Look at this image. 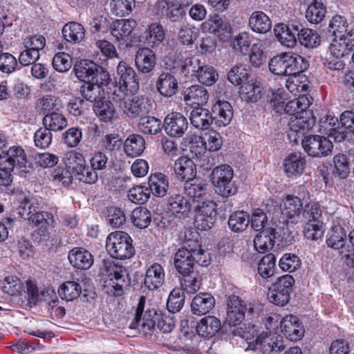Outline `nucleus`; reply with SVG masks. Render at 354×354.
Instances as JSON below:
<instances>
[{"instance_id": "79ce46f5", "label": "nucleus", "mask_w": 354, "mask_h": 354, "mask_svg": "<svg viewBox=\"0 0 354 354\" xmlns=\"http://www.w3.org/2000/svg\"><path fill=\"white\" fill-rule=\"evenodd\" d=\"M64 39L70 43L81 42L85 37V30L81 24L72 21L66 24L62 28Z\"/></svg>"}, {"instance_id": "603ef678", "label": "nucleus", "mask_w": 354, "mask_h": 354, "mask_svg": "<svg viewBox=\"0 0 354 354\" xmlns=\"http://www.w3.org/2000/svg\"><path fill=\"white\" fill-rule=\"evenodd\" d=\"M203 62L195 56L182 59L178 66L185 77H196Z\"/></svg>"}, {"instance_id": "a18cd8bd", "label": "nucleus", "mask_w": 354, "mask_h": 354, "mask_svg": "<svg viewBox=\"0 0 354 354\" xmlns=\"http://www.w3.org/2000/svg\"><path fill=\"white\" fill-rule=\"evenodd\" d=\"M326 8L324 3L317 0H313L306 10V19L313 24L321 23L325 18Z\"/></svg>"}, {"instance_id": "69168bd1", "label": "nucleus", "mask_w": 354, "mask_h": 354, "mask_svg": "<svg viewBox=\"0 0 354 354\" xmlns=\"http://www.w3.org/2000/svg\"><path fill=\"white\" fill-rule=\"evenodd\" d=\"M82 97L90 102H97L102 100L103 89L99 86L91 83H85L80 87Z\"/></svg>"}, {"instance_id": "b1692460", "label": "nucleus", "mask_w": 354, "mask_h": 354, "mask_svg": "<svg viewBox=\"0 0 354 354\" xmlns=\"http://www.w3.org/2000/svg\"><path fill=\"white\" fill-rule=\"evenodd\" d=\"M174 267L180 274H186L194 270V263L189 248L186 246L179 248L174 255Z\"/></svg>"}, {"instance_id": "680f3d73", "label": "nucleus", "mask_w": 354, "mask_h": 354, "mask_svg": "<svg viewBox=\"0 0 354 354\" xmlns=\"http://www.w3.org/2000/svg\"><path fill=\"white\" fill-rule=\"evenodd\" d=\"M240 95L245 100L255 102L261 97V88L254 82L244 83L240 87Z\"/></svg>"}, {"instance_id": "4be33fe9", "label": "nucleus", "mask_w": 354, "mask_h": 354, "mask_svg": "<svg viewBox=\"0 0 354 354\" xmlns=\"http://www.w3.org/2000/svg\"><path fill=\"white\" fill-rule=\"evenodd\" d=\"M281 333L289 340L296 342L299 340L304 334L303 327L299 323L296 316H286L280 322Z\"/></svg>"}, {"instance_id": "8fccbe9b", "label": "nucleus", "mask_w": 354, "mask_h": 354, "mask_svg": "<svg viewBox=\"0 0 354 354\" xmlns=\"http://www.w3.org/2000/svg\"><path fill=\"white\" fill-rule=\"evenodd\" d=\"M57 292L62 299L73 301L80 296L82 288L75 281H67L59 286Z\"/></svg>"}, {"instance_id": "2eb2a0df", "label": "nucleus", "mask_w": 354, "mask_h": 354, "mask_svg": "<svg viewBox=\"0 0 354 354\" xmlns=\"http://www.w3.org/2000/svg\"><path fill=\"white\" fill-rule=\"evenodd\" d=\"M256 345L264 354L277 353L285 348L282 337L270 330L260 333L257 337Z\"/></svg>"}, {"instance_id": "0eeeda50", "label": "nucleus", "mask_w": 354, "mask_h": 354, "mask_svg": "<svg viewBox=\"0 0 354 354\" xmlns=\"http://www.w3.org/2000/svg\"><path fill=\"white\" fill-rule=\"evenodd\" d=\"M16 165L21 169V171L30 173V163L27 160L24 149L20 146L14 145L7 151L1 150L0 153V170L13 171Z\"/></svg>"}, {"instance_id": "20e7f679", "label": "nucleus", "mask_w": 354, "mask_h": 354, "mask_svg": "<svg viewBox=\"0 0 354 354\" xmlns=\"http://www.w3.org/2000/svg\"><path fill=\"white\" fill-rule=\"evenodd\" d=\"M102 263L100 272L104 277L105 286L112 287L117 291L129 286L130 278L127 270L124 266L106 260H103Z\"/></svg>"}, {"instance_id": "052dcab7", "label": "nucleus", "mask_w": 354, "mask_h": 354, "mask_svg": "<svg viewBox=\"0 0 354 354\" xmlns=\"http://www.w3.org/2000/svg\"><path fill=\"white\" fill-rule=\"evenodd\" d=\"M185 304V292L180 288H174L170 292L167 308L168 310L172 313L179 312L183 307Z\"/></svg>"}, {"instance_id": "bf43d9fd", "label": "nucleus", "mask_w": 354, "mask_h": 354, "mask_svg": "<svg viewBox=\"0 0 354 354\" xmlns=\"http://www.w3.org/2000/svg\"><path fill=\"white\" fill-rule=\"evenodd\" d=\"M138 129L145 134L155 135L161 129V121L147 114L140 118Z\"/></svg>"}, {"instance_id": "864d4df0", "label": "nucleus", "mask_w": 354, "mask_h": 354, "mask_svg": "<svg viewBox=\"0 0 354 354\" xmlns=\"http://www.w3.org/2000/svg\"><path fill=\"white\" fill-rule=\"evenodd\" d=\"M206 192V185L198 179H193L184 184V193L193 201H198Z\"/></svg>"}, {"instance_id": "4468645a", "label": "nucleus", "mask_w": 354, "mask_h": 354, "mask_svg": "<svg viewBox=\"0 0 354 354\" xmlns=\"http://www.w3.org/2000/svg\"><path fill=\"white\" fill-rule=\"evenodd\" d=\"M318 131L333 138L335 142H342L346 137L340 120L337 117L329 114L319 119Z\"/></svg>"}, {"instance_id": "39448f33", "label": "nucleus", "mask_w": 354, "mask_h": 354, "mask_svg": "<svg viewBox=\"0 0 354 354\" xmlns=\"http://www.w3.org/2000/svg\"><path fill=\"white\" fill-rule=\"evenodd\" d=\"M234 171L227 165L215 167L212 172V183L215 192L222 197H230L237 192V187L232 181Z\"/></svg>"}, {"instance_id": "4d7b16f0", "label": "nucleus", "mask_w": 354, "mask_h": 354, "mask_svg": "<svg viewBox=\"0 0 354 354\" xmlns=\"http://www.w3.org/2000/svg\"><path fill=\"white\" fill-rule=\"evenodd\" d=\"M185 244L189 248L193 261L201 266H207L210 262L209 254L203 250L196 241H187Z\"/></svg>"}, {"instance_id": "0e129e2a", "label": "nucleus", "mask_w": 354, "mask_h": 354, "mask_svg": "<svg viewBox=\"0 0 354 354\" xmlns=\"http://www.w3.org/2000/svg\"><path fill=\"white\" fill-rule=\"evenodd\" d=\"M297 41L308 48H314L319 45L320 37L315 30L309 28L301 29V32L298 33Z\"/></svg>"}, {"instance_id": "9d476101", "label": "nucleus", "mask_w": 354, "mask_h": 354, "mask_svg": "<svg viewBox=\"0 0 354 354\" xmlns=\"http://www.w3.org/2000/svg\"><path fill=\"white\" fill-rule=\"evenodd\" d=\"M246 310L249 314H252L254 308L251 304L247 307L245 302L239 296L230 295L227 299L226 322L234 326L240 324L245 318Z\"/></svg>"}, {"instance_id": "c756f323", "label": "nucleus", "mask_w": 354, "mask_h": 354, "mask_svg": "<svg viewBox=\"0 0 354 354\" xmlns=\"http://www.w3.org/2000/svg\"><path fill=\"white\" fill-rule=\"evenodd\" d=\"M174 169L176 176L185 182L196 177V165L192 159L186 156L178 158L174 163Z\"/></svg>"}, {"instance_id": "bb28decb", "label": "nucleus", "mask_w": 354, "mask_h": 354, "mask_svg": "<svg viewBox=\"0 0 354 354\" xmlns=\"http://www.w3.org/2000/svg\"><path fill=\"white\" fill-rule=\"evenodd\" d=\"M344 229L341 226L332 227L328 234L326 243L328 247L337 250L341 259H346V255L342 253L343 249H346L348 243Z\"/></svg>"}, {"instance_id": "f257e3e1", "label": "nucleus", "mask_w": 354, "mask_h": 354, "mask_svg": "<svg viewBox=\"0 0 354 354\" xmlns=\"http://www.w3.org/2000/svg\"><path fill=\"white\" fill-rule=\"evenodd\" d=\"M18 201L19 203V208L21 209L19 214L22 216H28L30 221L37 226H39L38 234L44 239L48 234V227L53 225V214L48 212H41L37 200L33 198H28L24 194H19Z\"/></svg>"}, {"instance_id": "4c0bfd02", "label": "nucleus", "mask_w": 354, "mask_h": 354, "mask_svg": "<svg viewBox=\"0 0 354 354\" xmlns=\"http://www.w3.org/2000/svg\"><path fill=\"white\" fill-rule=\"evenodd\" d=\"M248 25L253 32L264 34L271 29L272 21L263 12L254 11L250 16Z\"/></svg>"}, {"instance_id": "9b49d317", "label": "nucleus", "mask_w": 354, "mask_h": 354, "mask_svg": "<svg viewBox=\"0 0 354 354\" xmlns=\"http://www.w3.org/2000/svg\"><path fill=\"white\" fill-rule=\"evenodd\" d=\"M304 151L310 156L322 157L331 153L333 145L330 140L319 135H309L301 141Z\"/></svg>"}, {"instance_id": "72a5a7b5", "label": "nucleus", "mask_w": 354, "mask_h": 354, "mask_svg": "<svg viewBox=\"0 0 354 354\" xmlns=\"http://www.w3.org/2000/svg\"><path fill=\"white\" fill-rule=\"evenodd\" d=\"M305 165V158L300 152L291 153L283 160L284 171L288 176L301 174Z\"/></svg>"}, {"instance_id": "f3484780", "label": "nucleus", "mask_w": 354, "mask_h": 354, "mask_svg": "<svg viewBox=\"0 0 354 354\" xmlns=\"http://www.w3.org/2000/svg\"><path fill=\"white\" fill-rule=\"evenodd\" d=\"M163 127L168 136L174 138H180L187 129L188 122L183 114L172 112L165 117Z\"/></svg>"}, {"instance_id": "6ab92c4d", "label": "nucleus", "mask_w": 354, "mask_h": 354, "mask_svg": "<svg viewBox=\"0 0 354 354\" xmlns=\"http://www.w3.org/2000/svg\"><path fill=\"white\" fill-rule=\"evenodd\" d=\"M150 109L149 100L144 96H133L124 100L123 110L128 116L141 118L147 115Z\"/></svg>"}, {"instance_id": "7ed1b4c3", "label": "nucleus", "mask_w": 354, "mask_h": 354, "mask_svg": "<svg viewBox=\"0 0 354 354\" xmlns=\"http://www.w3.org/2000/svg\"><path fill=\"white\" fill-rule=\"evenodd\" d=\"M132 239L126 232L115 231L109 234L106 240V249L111 257L117 259H128L135 254Z\"/></svg>"}, {"instance_id": "13d9d810", "label": "nucleus", "mask_w": 354, "mask_h": 354, "mask_svg": "<svg viewBox=\"0 0 354 354\" xmlns=\"http://www.w3.org/2000/svg\"><path fill=\"white\" fill-rule=\"evenodd\" d=\"M183 277L181 281L183 290L188 294H194L200 290L202 283L201 277L197 272L191 271L190 273L182 274Z\"/></svg>"}, {"instance_id": "09e8293b", "label": "nucleus", "mask_w": 354, "mask_h": 354, "mask_svg": "<svg viewBox=\"0 0 354 354\" xmlns=\"http://www.w3.org/2000/svg\"><path fill=\"white\" fill-rule=\"evenodd\" d=\"M131 221L135 227L145 229L151 222V212L145 207H138L131 212Z\"/></svg>"}, {"instance_id": "6e6d98bb", "label": "nucleus", "mask_w": 354, "mask_h": 354, "mask_svg": "<svg viewBox=\"0 0 354 354\" xmlns=\"http://www.w3.org/2000/svg\"><path fill=\"white\" fill-rule=\"evenodd\" d=\"M182 143L184 147L189 148L192 158L200 156L206 149L203 138L198 136L187 135Z\"/></svg>"}, {"instance_id": "a19ab883", "label": "nucleus", "mask_w": 354, "mask_h": 354, "mask_svg": "<svg viewBox=\"0 0 354 354\" xmlns=\"http://www.w3.org/2000/svg\"><path fill=\"white\" fill-rule=\"evenodd\" d=\"M220 320L214 316L203 318L196 326V332L200 336L210 337L216 335L221 329Z\"/></svg>"}, {"instance_id": "dca6fc26", "label": "nucleus", "mask_w": 354, "mask_h": 354, "mask_svg": "<svg viewBox=\"0 0 354 354\" xmlns=\"http://www.w3.org/2000/svg\"><path fill=\"white\" fill-rule=\"evenodd\" d=\"M188 3H178V0H160L157 2L156 6L161 13H165L167 19L172 23H176L180 22L185 16V9Z\"/></svg>"}, {"instance_id": "f704fd0d", "label": "nucleus", "mask_w": 354, "mask_h": 354, "mask_svg": "<svg viewBox=\"0 0 354 354\" xmlns=\"http://www.w3.org/2000/svg\"><path fill=\"white\" fill-rule=\"evenodd\" d=\"M275 230L270 227L260 232L254 239V247L259 253H266L271 250L275 243Z\"/></svg>"}, {"instance_id": "ea45409f", "label": "nucleus", "mask_w": 354, "mask_h": 354, "mask_svg": "<svg viewBox=\"0 0 354 354\" xmlns=\"http://www.w3.org/2000/svg\"><path fill=\"white\" fill-rule=\"evenodd\" d=\"M98 65L92 61L82 60L74 66L76 77L85 83H91L97 72Z\"/></svg>"}, {"instance_id": "a878e982", "label": "nucleus", "mask_w": 354, "mask_h": 354, "mask_svg": "<svg viewBox=\"0 0 354 354\" xmlns=\"http://www.w3.org/2000/svg\"><path fill=\"white\" fill-rule=\"evenodd\" d=\"M167 208L172 215L178 218H185L189 214L192 205L189 200L180 194L171 196L167 200Z\"/></svg>"}, {"instance_id": "2f4dec72", "label": "nucleus", "mask_w": 354, "mask_h": 354, "mask_svg": "<svg viewBox=\"0 0 354 354\" xmlns=\"http://www.w3.org/2000/svg\"><path fill=\"white\" fill-rule=\"evenodd\" d=\"M165 270L162 266L154 263L147 270L144 283L149 290H155L160 288L165 281Z\"/></svg>"}, {"instance_id": "5fc2aeb1", "label": "nucleus", "mask_w": 354, "mask_h": 354, "mask_svg": "<svg viewBox=\"0 0 354 354\" xmlns=\"http://www.w3.org/2000/svg\"><path fill=\"white\" fill-rule=\"evenodd\" d=\"M249 223V214L244 211L234 212L228 219L229 227L235 232L244 231L248 226Z\"/></svg>"}, {"instance_id": "37998d69", "label": "nucleus", "mask_w": 354, "mask_h": 354, "mask_svg": "<svg viewBox=\"0 0 354 354\" xmlns=\"http://www.w3.org/2000/svg\"><path fill=\"white\" fill-rule=\"evenodd\" d=\"M147 187L150 194L152 193L157 197H163L169 187L167 176L162 173L151 175L148 178Z\"/></svg>"}, {"instance_id": "e433bc0d", "label": "nucleus", "mask_w": 354, "mask_h": 354, "mask_svg": "<svg viewBox=\"0 0 354 354\" xmlns=\"http://www.w3.org/2000/svg\"><path fill=\"white\" fill-rule=\"evenodd\" d=\"M267 41L256 39L252 44L249 54L250 63L254 67H260L267 60Z\"/></svg>"}, {"instance_id": "774afa93", "label": "nucleus", "mask_w": 354, "mask_h": 354, "mask_svg": "<svg viewBox=\"0 0 354 354\" xmlns=\"http://www.w3.org/2000/svg\"><path fill=\"white\" fill-rule=\"evenodd\" d=\"M127 196L131 202L142 205L148 201L150 197V192L146 186L137 185L129 190Z\"/></svg>"}, {"instance_id": "c9c22d12", "label": "nucleus", "mask_w": 354, "mask_h": 354, "mask_svg": "<svg viewBox=\"0 0 354 354\" xmlns=\"http://www.w3.org/2000/svg\"><path fill=\"white\" fill-rule=\"evenodd\" d=\"M313 99L306 95H300L298 97L295 98L282 107L283 113H287L292 116L304 115L306 110L312 104Z\"/></svg>"}, {"instance_id": "e2e57ef3", "label": "nucleus", "mask_w": 354, "mask_h": 354, "mask_svg": "<svg viewBox=\"0 0 354 354\" xmlns=\"http://www.w3.org/2000/svg\"><path fill=\"white\" fill-rule=\"evenodd\" d=\"M276 267L275 256L270 253L265 255L258 264V272L263 279L272 277L274 273Z\"/></svg>"}, {"instance_id": "1a4fd4ad", "label": "nucleus", "mask_w": 354, "mask_h": 354, "mask_svg": "<svg viewBox=\"0 0 354 354\" xmlns=\"http://www.w3.org/2000/svg\"><path fill=\"white\" fill-rule=\"evenodd\" d=\"M314 122L310 113L306 112L304 115L292 116L288 124L287 135L289 140L295 143L302 141L304 135L313 127Z\"/></svg>"}, {"instance_id": "412c9836", "label": "nucleus", "mask_w": 354, "mask_h": 354, "mask_svg": "<svg viewBox=\"0 0 354 354\" xmlns=\"http://www.w3.org/2000/svg\"><path fill=\"white\" fill-rule=\"evenodd\" d=\"M120 87H124L131 93L136 91L139 88V82L136 78L134 69L124 62H119L117 66Z\"/></svg>"}, {"instance_id": "3c124183", "label": "nucleus", "mask_w": 354, "mask_h": 354, "mask_svg": "<svg viewBox=\"0 0 354 354\" xmlns=\"http://www.w3.org/2000/svg\"><path fill=\"white\" fill-rule=\"evenodd\" d=\"M44 127L50 131H61L67 126L66 118L61 113L53 111L50 113H46L43 118Z\"/></svg>"}, {"instance_id": "5701e85b", "label": "nucleus", "mask_w": 354, "mask_h": 354, "mask_svg": "<svg viewBox=\"0 0 354 354\" xmlns=\"http://www.w3.org/2000/svg\"><path fill=\"white\" fill-rule=\"evenodd\" d=\"M156 57L154 52L149 48H140L135 55V64L138 71L149 73L155 67Z\"/></svg>"}, {"instance_id": "f03ea898", "label": "nucleus", "mask_w": 354, "mask_h": 354, "mask_svg": "<svg viewBox=\"0 0 354 354\" xmlns=\"http://www.w3.org/2000/svg\"><path fill=\"white\" fill-rule=\"evenodd\" d=\"M308 61L303 57L293 53H281L269 62V69L277 75H299L308 68Z\"/></svg>"}, {"instance_id": "7c9ffc66", "label": "nucleus", "mask_w": 354, "mask_h": 354, "mask_svg": "<svg viewBox=\"0 0 354 354\" xmlns=\"http://www.w3.org/2000/svg\"><path fill=\"white\" fill-rule=\"evenodd\" d=\"M214 297L208 292H201L192 299L191 310L196 315H203L208 313L214 306Z\"/></svg>"}, {"instance_id": "aec40b11", "label": "nucleus", "mask_w": 354, "mask_h": 354, "mask_svg": "<svg viewBox=\"0 0 354 354\" xmlns=\"http://www.w3.org/2000/svg\"><path fill=\"white\" fill-rule=\"evenodd\" d=\"M204 29L218 35L220 40L227 41L232 35V26L225 17L214 15L203 24Z\"/></svg>"}, {"instance_id": "58836bf2", "label": "nucleus", "mask_w": 354, "mask_h": 354, "mask_svg": "<svg viewBox=\"0 0 354 354\" xmlns=\"http://www.w3.org/2000/svg\"><path fill=\"white\" fill-rule=\"evenodd\" d=\"M189 120L193 127L200 130L207 129L213 122L212 114L209 110L200 106L191 111Z\"/></svg>"}, {"instance_id": "f8f14e48", "label": "nucleus", "mask_w": 354, "mask_h": 354, "mask_svg": "<svg viewBox=\"0 0 354 354\" xmlns=\"http://www.w3.org/2000/svg\"><path fill=\"white\" fill-rule=\"evenodd\" d=\"M137 26L134 19H118L113 22L111 35L118 43L119 48H127L131 46V33Z\"/></svg>"}, {"instance_id": "338daca9", "label": "nucleus", "mask_w": 354, "mask_h": 354, "mask_svg": "<svg viewBox=\"0 0 354 354\" xmlns=\"http://www.w3.org/2000/svg\"><path fill=\"white\" fill-rule=\"evenodd\" d=\"M328 49L333 52L334 54L340 55L344 57L354 50L344 34L339 37H335L330 44Z\"/></svg>"}, {"instance_id": "a211bd4d", "label": "nucleus", "mask_w": 354, "mask_h": 354, "mask_svg": "<svg viewBox=\"0 0 354 354\" xmlns=\"http://www.w3.org/2000/svg\"><path fill=\"white\" fill-rule=\"evenodd\" d=\"M303 208L301 200L293 195H287L280 203L281 215L292 223L299 222Z\"/></svg>"}, {"instance_id": "c85d7f7f", "label": "nucleus", "mask_w": 354, "mask_h": 354, "mask_svg": "<svg viewBox=\"0 0 354 354\" xmlns=\"http://www.w3.org/2000/svg\"><path fill=\"white\" fill-rule=\"evenodd\" d=\"M156 88L159 93L167 97L174 95L178 88V84L175 76L169 72H163L158 77Z\"/></svg>"}, {"instance_id": "ddd939ff", "label": "nucleus", "mask_w": 354, "mask_h": 354, "mask_svg": "<svg viewBox=\"0 0 354 354\" xmlns=\"http://www.w3.org/2000/svg\"><path fill=\"white\" fill-rule=\"evenodd\" d=\"M216 205L212 201H203L196 209L195 225L200 230L211 229L216 219Z\"/></svg>"}, {"instance_id": "473e14b6", "label": "nucleus", "mask_w": 354, "mask_h": 354, "mask_svg": "<svg viewBox=\"0 0 354 354\" xmlns=\"http://www.w3.org/2000/svg\"><path fill=\"white\" fill-rule=\"evenodd\" d=\"M183 99L189 105H203L209 98L208 92L201 85H192L186 88L183 93Z\"/></svg>"}, {"instance_id": "393cba45", "label": "nucleus", "mask_w": 354, "mask_h": 354, "mask_svg": "<svg viewBox=\"0 0 354 354\" xmlns=\"http://www.w3.org/2000/svg\"><path fill=\"white\" fill-rule=\"evenodd\" d=\"M212 120L219 127L228 125L233 118L231 104L227 101H218L212 109Z\"/></svg>"}, {"instance_id": "423d86ee", "label": "nucleus", "mask_w": 354, "mask_h": 354, "mask_svg": "<svg viewBox=\"0 0 354 354\" xmlns=\"http://www.w3.org/2000/svg\"><path fill=\"white\" fill-rule=\"evenodd\" d=\"M322 208L317 203L305 205L303 216L307 220L304 227V236L307 239L315 241L322 236Z\"/></svg>"}, {"instance_id": "c03bdc74", "label": "nucleus", "mask_w": 354, "mask_h": 354, "mask_svg": "<svg viewBox=\"0 0 354 354\" xmlns=\"http://www.w3.org/2000/svg\"><path fill=\"white\" fill-rule=\"evenodd\" d=\"M145 149V139L140 135L131 134L124 142V151L129 157H136L142 154Z\"/></svg>"}, {"instance_id": "6e6552de", "label": "nucleus", "mask_w": 354, "mask_h": 354, "mask_svg": "<svg viewBox=\"0 0 354 354\" xmlns=\"http://www.w3.org/2000/svg\"><path fill=\"white\" fill-rule=\"evenodd\" d=\"M146 297L141 296L136 310L134 320L131 328L144 336L151 335L155 328V317L157 315L154 310H147L144 312Z\"/></svg>"}, {"instance_id": "cd10ccee", "label": "nucleus", "mask_w": 354, "mask_h": 354, "mask_svg": "<svg viewBox=\"0 0 354 354\" xmlns=\"http://www.w3.org/2000/svg\"><path fill=\"white\" fill-rule=\"evenodd\" d=\"M70 263L75 268L87 270L93 264V257L90 252L83 248L72 249L68 255Z\"/></svg>"}, {"instance_id": "49530a36", "label": "nucleus", "mask_w": 354, "mask_h": 354, "mask_svg": "<svg viewBox=\"0 0 354 354\" xmlns=\"http://www.w3.org/2000/svg\"><path fill=\"white\" fill-rule=\"evenodd\" d=\"M278 41L284 46L293 48L297 44V37L292 32L286 24H279L274 28Z\"/></svg>"}, {"instance_id": "de8ad7c7", "label": "nucleus", "mask_w": 354, "mask_h": 354, "mask_svg": "<svg viewBox=\"0 0 354 354\" xmlns=\"http://www.w3.org/2000/svg\"><path fill=\"white\" fill-rule=\"evenodd\" d=\"M73 175L79 181L89 185L95 184L98 180L97 172L91 166L86 165V162L75 168Z\"/></svg>"}]
</instances>
